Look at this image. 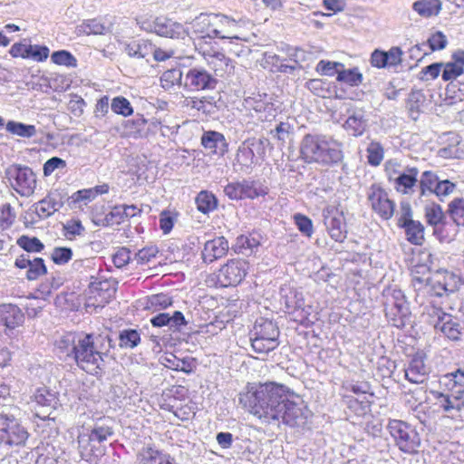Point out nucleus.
<instances>
[{
  "label": "nucleus",
  "instance_id": "nucleus-1",
  "mask_svg": "<svg viewBox=\"0 0 464 464\" xmlns=\"http://www.w3.org/2000/svg\"><path fill=\"white\" fill-rule=\"evenodd\" d=\"M285 390L274 382L261 383L239 394V403L263 423L276 421Z\"/></svg>",
  "mask_w": 464,
  "mask_h": 464
},
{
  "label": "nucleus",
  "instance_id": "nucleus-2",
  "mask_svg": "<svg viewBox=\"0 0 464 464\" xmlns=\"http://www.w3.org/2000/svg\"><path fill=\"white\" fill-rule=\"evenodd\" d=\"M302 159L307 163H317L322 167H334L343 162V143L332 136L306 134L300 145Z\"/></svg>",
  "mask_w": 464,
  "mask_h": 464
},
{
  "label": "nucleus",
  "instance_id": "nucleus-3",
  "mask_svg": "<svg viewBox=\"0 0 464 464\" xmlns=\"http://www.w3.org/2000/svg\"><path fill=\"white\" fill-rule=\"evenodd\" d=\"M446 386L449 388L447 393L440 392H432L436 399V404L441 408L451 418L458 417V413L464 409V370L448 373L444 376Z\"/></svg>",
  "mask_w": 464,
  "mask_h": 464
},
{
  "label": "nucleus",
  "instance_id": "nucleus-4",
  "mask_svg": "<svg viewBox=\"0 0 464 464\" xmlns=\"http://www.w3.org/2000/svg\"><path fill=\"white\" fill-rule=\"evenodd\" d=\"M112 434L111 428L108 427L83 430L78 435V450L81 458L88 462L95 461L98 457L104 454L102 443L108 436Z\"/></svg>",
  "mask_w": 464,
  "mask_h": 464
},
{
  "label": "nucleus",
  "instance_id": "nucleus-5",
  "mask_svg": "<svg viewBox=\"0 0 464 464\" xmlns=\"http://www.w3.org/2000/svg\"><path fill=\"white\" fill-rule=\"evenodd\" d=\"M279 329L273 321L259 318L251 333V346L256 353L266 354L279 345Z\"/></svg>",
  "mask_w": 464,
  "mask_h": 464
},
{
  "label": "nucleus",
  "instance_id": "nucleus-6",
  "mask_svg": "<svg viewBox=\"0 0 464 464\" xmlns=\"http://www.w3.org/2000/svg\"><path fill=\"white\" fill-rule=\"evenodd\" d=\"M83 371L95 374L103 361L102 353L95 346L92 334H80L76 349L72 357Z\"/></svg>",
  "mask_w": 464,
  "mask_h": 464
},
{
  "label": "nucleus",
  "instance_id": "nucleus-7",
  "mask_svg": "<svg viewBox=\"0 0 464 464\" xmlns=\"http://www.w3.org/2000/svg\"><path fill=\"white\" fill-rule=\"evenodd\" d=\"M384 312L387 320L397 328H403L410 323L411 311L403 292L389 289L384 293Z\"/></svg>",
  "mask_w": 464,
  "mask_h": 464
},
{
  "label": "nucleus",
  "instance_id": "nucleus-8",
  "mask_svg": "<svg viewBox=\"0 0 464 464\" xmlns=\"http://www.w3.org/2000/svg\"><path fill=\"white\" fill-rule=\"evenodd\" d=\"M5 178L21 197L28 198L34 193L37 179L31 168L21 164L10 165L5 170Z\"/></svg>",
  "mask_w": 464,
  "mask_h": 464
},
{
  "label": "nucleus",
  "instance_id": "nucleus-9",
  "mask_svg": "<svg viewBox=\"0 0 464 464\" xmlns=\"http://www.w3.org/2000/svg\"><path fill=\"white\" fill-rule=\"evenodd\" d=\"M387 429L396 446H398L401 451L405 453L417 451L420 444V439L413 427L400 420H389Z\"/></svg>",
  "mask_w": 464,
  "mask_h": 464
},
{
  "label": "nucleus",
  "instance_id": "nucleus-10",
  "mask_svg": "<svg viewBox=\"0 0 464 464\" xmlns=\"http://www.w3.org/2000/svg\"><path fill=\"white\" fill-rule=\"evenodd\" d=\"M428 323L437 331L441 332L447 338L452 341H458L462 334V327L459 323L450 314H446L441 308L437 306H429L426 308Z\"/></svg>",
  "mask_w": 464,
  "mask_h": 464
},
{
  "label": "nucleus",
  "instance_id": "nucleus-11",
  "mask_svg": "<svg viewBox=\"0 0 464 464\" xmlns=\"http://www.w3.org/2000/svg\"><path fill=\"white\" fill-rule=\"evenodd\" d=\"M140 28L146 32L155 33L160 36L183 39L188 34L187 29L180 23L165 16L138 21Z\"/></svg>",
  "mask_w": 464,
  "mask_h": 464
},
{
  "label": "nucleus",
  "instance_id": "nucleus-12",
  "mask_svg": "<svg viewBox=\"0 0 464 464\" xmlns=\"http://www.w3.org/2000/svg\"><path fill=\"white\" fill-rule=\"evenodd\" d=\"M1 440L9 446H24L28 440L27 430L12 414L0 413Z\"/></svg>",
  "mask_w": 464,
  "mask_h": 464
},
{
  "label": "nucleus",
  "instance_id": "nucleus-13",
  "mask_svg": "<svg viewBox=\"0 0 464 464\" xmlns=\"http://www.w3.org/2000/svg\"><path fill=\"white\" fill-rule=\"evenodd\" d=\"M217 83L218 80L203 67H191L184 74L183 88L189 92L213 90Z\"/></svg>",
  "mask_w": 464,
  "mask_h": 464
},
{
  "label": "nucleus",
  "instance_id": "nucleus-14",
  "mask_svg": "<svg viewBox=\"0 0 464 464\" xmlns=\"http://www.w3.org/2000/svg\"><path fill=\"white\" fill-rule=\"evenodd\" d=\"M116 287L108 281L92 282L86 290L85 305L87 308H102L115 295Z\"/></svg>",
  "mask_w": 464,
  "mask_h": 464
},
{
  "label": "nucleus",
  "instance_id": "nucleus-15",
  "mask_svg": "<svg viewBox=\"0 0 464 464\" xmlns=\"http://www.w3.org/2000/svg\"><path fill=\"white\" fill-rule=\"evenodd\" d=\"M248 263L244 259H231L218 271V278L223 286L237 285L246 277Z\"/></svg>",
  "mask_w": 464,
  "mask_h": 464
},
{
  "label": "nucleus",
  "instance_id": "nucleus-16",
  "mask_svg": "<svg viewBox=\"0 0 464 464\" xmlns=\"http://www.w3.org/2000/svg\"><path fill=\"white\" fill-rule=\"evenodd\" d=\"M367 198L372 210L381 218L387 220L392 217L395 204L382 188L375 184L372 185L368 190Z\"/></svg>",
  "mask_w": 464,
  "mask_h": 464
},
{
  "label": "nucleus",
  "instance_id": "nucleus-17",
  "mask_svg": "<svg viewBox=\"0 0 464 464\" xmlns=\"http://www.w3.org/2000/svg\"><path fill=\"white\" fill-rule=\"evenodd\" d=\"M399 226L405 229L407 240L416 246L422 245L424 241V227L420 221L411 218V208L409 204L401 206V215Z\"/></svg>",
  "mask_w": 464,
  "mask_h": 464
},
{
  "label": "nucleus",
  "instance_id": "nucleus-18",
  "mask_svg": "<svg viewBox=\"0 0 464 464\" xmlns=\"http://www.w3.org/2000/svg\"><path fill=\"white\" fill-rule=\"evenodd\" d=\"M278 411H280V412L276 416V421L281 420L283 423L291 427L297 426L304 422L303 409L295 401L288 400L286 394Z\"/></svg>",
  "mask_w": 464,
  "mask_h": 464
},
{
  "label": "nucleus",
  "instance_id": "nucleus-19",
  "mask_svg": "<svg viewBox=\"0 0 464 464\" xmlns=\"http://www.w3.org/2000/svg\"><path fill=\"white\" fill-rule=\"evenodd\" d=\"M419 169L415 167H407L396 178L393 188L403 195H412L419 188Z\"/></svg>",
  "mask_w": 464,
  "mask_h": 464
},
{
  "label": "nucleus",
  "instance_id": "nucleus-20",
  "mask_svg": "<svg viewBox=\"0 0 464 464\" xmlns=\"http://www.w3.org/2000/svg\"><path fill=\"white\" fill-rule=\"evenodd\" d=\"M239 23L227 16L218 14V25L215 26L216 37L227 40L246 41L239 34Z\"/></svg>",
  "mask_w": 464,
  "mask_h": 464
},
{
  "label": "nucleus",
  "instance_id": "nucleus-21",
  "mask_svg": "<svg viewBox=\"0 0 464 464\" xmlns=\"http://www.w3.org/2000/svg\"><path fill=\"white\" fill-rule=\"evenodd\" d=\"M430 369L425 363V356L416 353L405 370L406 379L412 383H422L427 379Z\"/></svg>",
  "mask_w": 464,
  "mask_h": 464
},
{
  "label": "nucleus",
  "instance_id": "nucleus-22",
  "mask_svg": "<svg viewBox=\"0 0 464 464\" xmlns=\"http://www.w3.org/2000/svg\"><path fill=\"white\" fill-rule=\"evenodd\" d=\"M218 25V14H200L191 22L193 33L198 37H216L215 26Z\"/></svg>",
  "mask_w": 464,
  "mask_h": 464
},
{
  "label": "nucleus",
  "instance_id": "nucleus-23",
  "mask_svg": "<svg viewBox=\"0 0 464 464\" xmlns=\"http://www.w3.org/2000/svg\"><path fill=\"white\" fill-rule=\"evenodd\" d=\"M228 241L224 237H218L205 243L202 258L205 263H212L225 256L228 251Z\"/></svg>",
  "mask_w": 464,
  "mask_h": 464
},
{
  "label": "nucleus",
  "instance_id": "nucleus-24",
  "mask_svg": "<svg viewBox=\"0 0 464 464\" xmlns=\"http://www.w3.org/2000/svg\"><path fill=\"white\" fill-rule=\"evenodd\" d=\"M324 225L330 237L336 242H343L346 238V224L341 213H328L324 216Z\"/></svg>",
  "mask_w": 464,
  "mask_h": 464
},
{
  "label": "nucleus",
  "instance_id": "nucleus-25",
  "mask_svg": "<svg viewBox=\"0 0 464 464\" xmlns=\"http://www.w3.org/2000/svg\"><path fill=\"white\" fill-rule=\"evenodd\" d=\"M63 206V202L59 193H50L45 198L34 204L36 215L42 218L51 217L54 212Z\"/></svg>",
  "mask_w": 464,
  "mask_h": 464
},
{
  "label": "nucleus",
  "instance_id": "nucleus-26",
  "mask_svg": "<svg viewBox=\"0 0 464 464\" xmlns=\"http://www.w3.org/2000/svg\"><path fill=\"white\" fill-rule=\"evenodd\" d=\"M24 315L22 310L13 304H0V324L9 329H14L22 324Z\"/></svg>",
  "mask_w": 464,
  "mask_h": 464
},
{
  "label": "nucleus",
  "instance_id": "nucleus-27",
  "mask_svg": "<svg viewBox=\"0 0 464 464\" xmlns=\"http://www.w3.org/2000/svg\"><path fill=\"white\" fill-rule=\"evenodd\" d=\"M122 51L129 57L142 59L150 55L153 51V44L145 39L131 40L130 42H121Z\"/></svg>",
  "mask_w": 464,
  "mask_h": 464
},
{
  "label": "nucleus",
  "instance_id": "nucleus-28",
  "mask_svg": "<svg viewBox=\"0 0 464 464\" xmlns=\"http://www.w3.org/2000/svg\"><path fill=\"white\" fill-rule=\"evenodd\" d=\"M201 144L205 149L220 156L224 155L227 151L228 144L227 143L224 135L218 131L209 130L204 132L201 137Z\"/></svg>",
  "mask_w": 464,
  "mask_h": 464
},
{
  "label": "nucleus",
  "instance_id": "nucleus-29",
  "mask_svg": "<svg viewBox=\"0 0 464 464\" xmlns=\"http://www.w3.org/2000/svg\"><path fill=\"white\" fill-rule=\"evenodd\" d=\"M112 28V23L102 22L100 19H88L84 20L81 24L76 27V34L78 35L85 34H105Z\"/></svg>",
  "mask_w": 464,
  "mask_h": 464
},
{
  "label": "nucleus",
  "instance_id": "nucleus-30",
  "mask_svg": "<svg viewBox=\"0 0 464 464\" xmlns=\"http://www.w3.org/2000/svg\"><path fill=\"white\" fill-rule=\"evenodd\" d=\"M366 126L367 121L362 110L353 111L343 124L345 130L354 137L362 135Z\"/></svg>",
  "mask_w": 464,
  "mask_h": 464
},
{
  "label": "nucleus",
  "instance_id": "nucleus-31",
  "mask_svg": "<svg viewBox=\"0 0 464 464\" xmlns=\"http://www.w3.org/2000/svg\"><path fill=\"white\" fill-rule=\"evenodd\" d=\"M253 150L245 144L238 147L233 166L236 171L247 172L254 163Z\"/></svg>",
  "mask_w": 464,
  "mask_h": 464
},
{
  "label": "nucleus",
  "instance_id": "nucleus-32",
  "mask_svg": "<svg viewBox=\"0 0 464 464\" xmlns=\"http://www.w3.org/2000/svg\"><path fill=\"white\" fill-rule=\"evenodd\" d=\"M80 334H81L69 332L60 335L55 341V348L60 353L72 358L76 349Z\"/></svg>",
  "mask_w": 464,
  "mask_h": 464
},
{
  "label": "nucleus",
  "instance_id": "nucleus-33",
  "mask_svg": "<svg viewBox=\"0 0 464 464\" xmlns=\"http://www.w3.org/2000/svg\"><path fill=\"white\" fill-rule=\"evenodd\" d=\"M170 458L169 454L151 447L142 448L137 455L140 464H167Z\"/></svg>",
  "mask_w": 464,
  "mask_h": 464
},
{
  "label": "nucleus",
  "instance_id": "nucleus-34",
  "mask_svg": "<svg viewBox=\"0 0 464 464\" xmlns=\"http://www.w3.org/2000/svg\"><path fill=\"white\" fill-rule=\"evenodd\" d=\"M440 0H418L412 4V9L421 17L437 16L441 11Z\"/></svg>",
  "mask_w": 464,
  "mask_h": 464
},
{
  "label": "nucleus",
  "instance_id": "nucleus-35",
  "mask_svg": "<svg viewBox=\"0 0 464 464\" xmlns=\"http://www.w3.org/2000/svg\"><path fill=\"white\" fill-rule=\"evenodd\" d=\"M187 107L195 109L207 115H212L217 111V101L212 96H204L201 99L189 98L185 100Z\"/></svg>",
  "mask_w": 464,
  "mask_h": 464
},
{
  "label": "nucleus",
  "instance_id": "nucleus-36",
  "mask_svg": "<svg viewBox=\"0 0 464 464\" xmlns=\"http://www.w3.org/2000/svg\"><path fill=\"white\" fill-rule=\"evenodd\" d=\"M426 102V97L421 91H411L407 99L406 107L408 109L410 117L416 121L418 120L422 108Z\"/></svg>",
  "mask_w": 464,
  "mask_h": 464
},
{
  "label": "nucleus",
  "instance_id": "nucleus-37",
  "mask_svg": "<svg viewBox=\"0 0 464 464\" xmlns=\"http://www.w3.org/2000/svg\"><path fill=\"white\" fill-rule=\"evenodd\" d=\"M109 191V186L107 184L98 185L94 188L81 189L74 192L72 195V199L74 203L84 202L86 205L88 202L93 200L98 195L104 194Z\"/></svg>",
  "mask_w": 464,
  "mask_h": 464
},
{
  "label": "nucleus",
  "instance_id": "nucleus-38",
  "mask_svg": "<svg viewBox=\"0 0 464 464\" xmlns=\"http://www.w3.org/2000/svg\"><path fill=\"white\" fill-rule=\"evenodd\" d=\"M34 401L39 407L49 409H55L58 402L56 394L46 387H41L35 391Z\"/></svg>",
  "mask_w": 464,
  "mask_h": 464
},
{
  "label": "nucleus",
  "instance_id": "nucleus-39",
  "mask_svg": "<svg viewBox=\"0 0 464 464\" xmlns=\"http://www.w3.org/2000/svg\"><path fill=\"white\" fill-rule=\"evenodd\" d=\"M5 129L9 133L22 138H32L37 132L34 125L14 121H9L5 125Z\"/></svg>",
  "mask_w": 464,
  "mask_h": 464
},
{
  "label": "nucleus",
  "instance_id": "nucleus-40",
  "mask_svg": "<svg viewBox=\"0 0 464 464\" xmlns=\"http://www.w3.org/2000/svg\"><path fill=\"white\" fill-rule=\"evenodd\" d=\"M184 74L185 72L179 69L165 71L160 77L161 86L166 90L172 88L177 83L183 86Z\"/></svg>",
  "mask_w": 464,
  "mask_h": 464
},
{
  "label": "nucleus",
  "instance_id": "nucleus-41",
  "mask_svg": "<svg viewBox=\"0 0 464 464\" xmlns=\"http://www.w3.org/2000/svg\"><path fill=\"white\" fill-rule=\"evenodd\" d=\"M367 160L371 166H379L384 158V149L379 141L372 140L369 143L367 149Z\"/></svg>",
  "mask_w": 464,
  "mask_h": 464
},
{
  "label": "nucleus",
  "instance_id": "nucleus-42",
  "mask_svg": "<svg viewBox=\"0 0 464 464\" xmlns=\"http://www.w3.org/2000/svg\"><path fill=\"white\" fill-rule=\"evenodd\" d=\"M146 123L145 119L140 114L136 115L134 120H127L121 122L123 136H135L139 134Z\"/></svg>",
  "mask_w": 464,
  "mask_h": 464
},
{
  "label": "nucleus",
  "instance_id": "nucleus-43",
  "mask_svg": "<svg viewBox=\"0 0 464 464\" xmlns=\"http://www.w3.org/2000/svg\"><path fill=\"white\" fill-rule=\"evenodd\" d=\"M195 201L198 209L204 214L214 210L217 207V199L215 196L208 191H200Z\"/></svg>",
  "mask_w": 464,
  "mask_h": 464
},
{
  "label": "nucleus",
  "instance_id": "nucleus-44",
  "mask_svg": "<svg viewBox=\"0 0 464 464\" xmlns=\"http://www.w3.org/2000/svg\"><path fill=\"white\" fill-rule=\"evenodd\" d=\"M118 338L121 348L132 349L140 343V334L135 329L122 330Z\"/></svg>",
  "mask_w": 464,
  "mask_h": 464
},
{
  "label": "nucleus",
  "instance_id": "nucleus-45",
  "mask_svg": "<svg viewBox=\"0 0 464 464\" xmlns=\"http://www.w3.org/2000/svg\"><path fill=\"white\" fill-rule=\"evenodd\" d=\"M240 182V189L242 193V198H251L254 199L256 198L265 196L267 191L266 188L261 186H256V183L249 180H242Z\"/></svg>",
  "mask_w": 464,
  "mask_h": 464
},
{
  "label": "nucleus",
  "instance_id": "nucleus-46",
  "mask_svg": "<svg viewBox=\"0 0 464 464\" xmlns=\"http://www.w3.org/2000/svg\"><path fill=\"white\" fill-rule=\"evenodd\" d=\"M449 212L457 226L464 227V198H456L449 204Z\"/></svg>",
  "mask_w": 464,
  "mask_h": 464
},
{
  "label": "nucleus",
  "instance_id": "nucleus-47",
  "mask_svg": "<svg viewBox=\"0 0 464 464\" xmlns=\"http://www.w3.org/2000/svg\"><path fill=\"white\" fill-rule=\"evenodd\" d=\"M438 182L439 178L434 172L430 170L424 171L419 179L420 196H425L427 192L432 193Z\"/></svg>",
  "mask_w": 464,
  "mask_h": 464
},
{
  "label": "nucleus",
  "instance_id": "nucleus-48",
  "mask_svg": "<svg viewBox=\"0 0 464 464\" xmlns=\"http://www.w3.org/2000/svg\"><path fill=\"white\" fill-rule=\"evenodd\" d=\"M17 245L29 255L30 253H40L44 247V244L37 237L28 236L20 237L17 239Z\"/></svg>",
  "mask_w": 464,
  "mask_h": 464
},
{
  "label": "nucleus",
  "instance_id": "nucleus-49",
  "mask_svg": "<svg viewBox=\"0 0 464 464\" xmlns=\"http://www.w3.org/2000/svg\"><path fill=\"white\" fill-rule=\"evenodd\" d=\"M50 54V50L45 45L28 44L25 59H30L37 63L44 62Z\"/></svg>",
  "mask_w": 464,
  "mask_h": 464
},
{
  "label": "nucleus",
  "instance_id": "nucleus-50",
  "mask_svg": "<svg viewBox=\"0 0 464 464\" xmlns=\"http://www.w3.org/2000/svg\"><path fill=\"white\" fill-rule=\"evenodd\" d=\"M292 130L293 127L289 122L281 121L274 130H270V135L273 139L276 140L280 145H285L286 140L290 138Z\"/></svg>",
  "mask_w": 464,
  "mask_h": 464
},
{
  "label": "nucleus",
  "instance_id": "nucleus-51",
  "mask_svg": "<svg viewBox=\"0 0 464 464\" xmlns=\"http://www.w3.org/2000/svg\"><path fill=\"white\" fill-rule=\"evenodd\" d=\"M258 241L247 236H240L237 238L236 251L243 255H250L258 246Z\"/></svg>",
  "mask_w": 464,
  "mask_h": 464
},
{
  "label": "nucleus",
  "instance_id": "nucleus-52",
  "mask_svg": "<svg viewBox=\"0 0 464 464\" xmlns=\"http://www.w3.org/2000/svg\"><path fill=\"white\" fill-rule=\"evenodd\" d=\"M51 59L53 63L59 65H65L67 67H75L77 65L75 57L65 50L53 52L51 55Z\"/></svg>",
  "mask_w": 464,
  "mask_h": 464
},
{
  "label": "nucleus",
  "instance_id": "nucleus-53",
  "mask_svg": "<svg viewBox=\"0 0 464 464\" xmlns=\"http://www.w3.org/2000/svg\"><path fill=\"white\" fill-rule=\"evenodd\" d=\"M15 211L9 203H5L0 207V227L2 228L10 227L15 221Z\"/></svg>",
  "mask_w": 464,
  "mask_h": 464
},
{
  "label": "nucleus",
  "instance_id": "nucleus-54",
  "mask_svg": "<svg viewBox=\"0 0 464 464\" xmlns=\"http://www.w3.org/2000/svg\"><path fill=\"white\" fill-rule=\"evenodd\" d=\"M46 273V266L44 260L40 257L32 259L31 264L27 267L26 278L28 280H35L40 276Z\"/></svg>",
  "mask_w": 464,
  "mask_h": 464
},
{
  "label": "nucleus",
  "instance_id": "nucleus-55",
  "mask_svg": "<svg viewBox=\"0 0 464 464\" xmlns=\"http://www.w3.org/2000/svg\"><path fill=\"white\" fill-rule=\"evenodd\" d=\"M63 284L61 276H52L39 285L38 291L44 298L49 296L53 290H57Z\"/></svg>",
  "mask_w": 464,
  "mask_h": 464
},
{
  "label": "nucleus",
  "instance_id": "nucleus-56",
  "mask_svg": "<svg viewBox=\"0 0 464 464\" xmlns=\"http://www.w3.org/2000/svg\"><path fill=\"white\" fill-rule=\"evenodd\" d=\"M441 78L445 82L453 81L463 73V67L457 62L443 63Z\"/></svg>",
  "mask_w": 464,
  "mask_h": 464
},
{
  "label": "nucleus",
  "instance_id": "nucleus-57",
  "mask_svg": "<svg viewBox=\"0 0 464 464\" xmlns=\"http://www.w3.org/2000/svg\"><path fill=\"white\" fill-rule=\"evenodd\" d=\"M337 80L350 85H358L362 82V75L357 69L341 70L338 72Z\"/></svg>",
  "mask_w": 464,
  "mask_h": 464
},
{
  "label": "nucleus",
  "instance_id": "nucleus-58",
  "mask_svg": "<svg viewBox=\"0 0 464 464\" xmlns=\"http://www.w3.org/2000/svg\"><path fill=\"white\" fill-rule=\"evenodd\" d=\"M425 217L430 225L436 226L442 221L444 214L440 205L432 204L425 208Z\"/></svg>",
  "mask_w": 464,
  "mask_h": 464
},
{
  "label": "nucleus",
  "instance_id": "nucleus-59",
  "mask_svg": "<svg viewBox=\"0 0 464 464\" xmlns=\"http://www.w3.org/2000/svg\"><path fill=\"white\" fill-rule=\"evenodd\" d=\"M63 235L72 239L75 236H80L84 232V227L79 219H70L63 224Z\"/></svg>",
  "mask_w": 464,
  "mask_h": 464
},
{
  "label": "nucleus",
  "instance_id": "nucleus-60",
  "mask_svg": "<svg viewBox=\"0 0 464 464\" xmlns=\"http://www.w3.org/2000/svg\"><path fill=\"white\" fill-rule=\"evenodd\" d=\"M160 362L162 365L169 369L186 372V370L184 369L185 362L183 360L179 359L176 355H174L171 353H166L162 354L160 357Z\"/></svg>",
  "mask_w": 464,
  "mask_h": 464
},
{
  "label": "nucleus",
  "instance_id": "nucleus-61",
  "mask_svg": "<svg viewBox=\"0 0 464 464\" xmlns=\"http://www.w3.org/2000/svg\"><path fill=\"white\" fill-rule=\"evenodd\" d=\"M72 257V251L70 247H54L51 254V258L56 265H65Z\"/></svg>",
  "mask_w": 464,
  "mask_h": 464
},
{
  "label": "nucleus",
  "instance_id": "nucleus-62",
  "mask_svg": "<svg viewBox=\"0 0 464 464\" xmlns=\"http://www.w3.org/2000/svg\"><path fill=\"white\" fill-rule=\"evenodd\" d=\"M253 109L259 114L258 119L260 121H268L269 117H275V109L272 103L255 102Z\"/></svg>",
  "mask_w": 464,
  "mask_h": 464
},
{
  "label": "nucleus",
  "instance_id": "nucleus-63",
  "mask_svg": "<svg viewBox=\"0 0 464 464\" xmlns=\"http://www.w3.org/2000/svg\"><path fill=\"white\" fill-rule=\"evenodd\" d=\"M213 60L211 63L215 66L216 72H230L233 69V65L231 64V60L227 58L224 53H216L213 55Z\"/></svg>",
  "mask_w": 464,
  "mask_h": 464
},
{
  "label": "nucleus",
  "instance_id": "nucleus-64",
  "mask_svg": "<svg viewBox=\"0 0 464 464\" xmlns=\"http://www.w3.org/2000/svg\"><path fill=\"white\" fill-rule=\"evenodd\" d=\"M66 166L65 160L58 157H53L44 164V175L45 177L51 176L56 169H63Z\"/></svg>",
  "mask_w": 464,
  "mask_h": 464
}]
</instances>
